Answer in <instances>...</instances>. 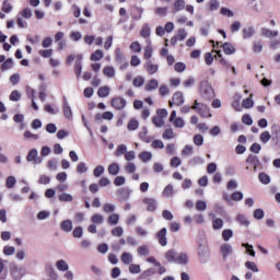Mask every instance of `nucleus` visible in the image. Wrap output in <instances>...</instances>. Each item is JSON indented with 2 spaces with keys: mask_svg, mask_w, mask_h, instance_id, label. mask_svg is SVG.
Segmentation results:
<instances>
[{
  "mask_svg": "<svg viewBox=\"0 0 280 280\" xmlns=\"http://www.w3.org/2000/svg\"><path fill=\"white\" fill-rule=\"evenodd\" d=\"M191 108H192V110H196V113L198 115H200V117H202V119H209L210 117H212L211 109H209V106H207L203 103L198 102L197 100L191 105Z\"/></svg>",
  "mask_w": 280,
  "mask_h": 280,
  "instance_id": "obj_1",
  "label": "nucleus"
},
{
  "mask_svg": "<svg viewBox=\"0 0 280 280\" xmlns=\"http://www.w3.org/2000/svg\"><path fill=\"white\" fill-rule=\"evenodd\" d=\"M82 55H69L66 59V65H73L74 62V71H82Z\"/></svg>",
  "mask_w": 280,
  "mask_h": 280,
  "instance_id": "obj_2",
  "label": "nucleus"
},
{
  "mask_svg": "<svg viewBox=\"0 0 280 280\" xmlns=\"http://www.w3.org/2000/svg\"><path fill=\"white\" fill-rule=\"evenodd\" d=\"M201 96L203 100H213L215 97V91L207 82L201 83Z\"/></svg>",
  "mask_w": 280,
  "mask_h": 280,
  "instance_id": "obj_3",
  "label": "nucleus"
},
{
  "mask_svg": "<svg viewBox=\"0 0 280 280\" xmlns=\"http://www.w3.org/2000/svg\"><path fill=\"white\" fill-rule=\"evenodd\" d=\"M185 104V97L183 96V92H175L173 94L172 101L168 102L170 108L175 106H183Z\"/></svg>",
  "mask_w": 280,
  "mask_h": 280,
  "instance_id": "obj_4",
  "label": "nucleus"
},
{
  "mask_svg": "<svg viewBox=\"0 0 280 280\" xmlns=\"http://www.w3.org/2000/svg\"><path fill=\"white\" fill-rule=\"evenodd\" d=\"M126 98L121 96H115L112 98V107L115 108V110H124L126 108Z\"/></svg>",
  "mask_w": 280,
  "mask_h": 280,
  "instance_id": "obj_5",
  "label": "nucleus"
},
{
  "mask_svg": "<svg viewBox=\"0 0 280 280\" xmlns=\"http://www.w3.org/2000/svg\"><path fill=\"white\" fill-rule=\"evenodd\" d=\"M155 238L158 240L160 246H167V229L162 228L156 232Z\"/></svg>",
  "mask_w": 280,
  "mask_h": 280,
  "instance_id": "obj_6",
  "label": "nucleus"
},
{
  "mask_svg": "<svg viewBox=\"0 0 280 280\" xmlns=\"http://www.w3.org/2000/svg\"><path fill=\"white\" fill-rule=\"evenodd\" d=\"M198 257L201 264H207V259H209V247H198Z\"/></svg>",
  "mask_w": 280,
  "mask_h": 280,
  "instance_id": "obj_7",
  "label": "nucleus"
},
{
  "mask_svg": "<svg viewBox=\"0 0 280 280\" xmlns=\"http://www.w3.org/2000/svg\"><path fill=\"white\" fill-rule=\"evenodd\" d=\"M143 205L147 206V211H150L151 213L156 211V199L154 198H144L142 199Z\"/></svg>",
  "mask_w": 280,
  "mask_h": 280,
  "instance_id": "obj_8",
  "label": "nucleus"
},
{
  "mask_svg": "<svg viewBox=\"0 0 280 280\" xmlns=\"http://www.w3.org/2000/svg\"><path fill=\"white\" fill-rule=\"evenodd\" d=\"M152 33L151 28H150V24L145 23L143 24L141 31H140V36L142 38L147 39V43H151L150 42V34Z\"/></svg>",
  "mask_w": 280,
  "mask_h": 280,
  "instance_id": "obj_9",
  "label": "nucleus"
},
{
  "mask_svg": "<svg viewBox=\"0 0 280 280\" xmlns=\"http://www.w3.org/2000/svg\"><path fill=\"white\" fill-rule=\"evenodd\" d=\"M62 108L66 119H73V112L71 110V106H69V102H67V98H63Z\"/></svg>",
  "mask_w": 280,
  "mask_h": 280,
  "instance_id": "obj_10",
  "label": "nucleus"
},
{
  "mask_svg": "<svg viewBox=\"0 0 280 280\" xmlns=\"http://www.w3.org/2000/svg\"><path fill=\"white\" fill-rule=\"evenodd\" d=\"M246 163H249V165H252L250 167L253 168V172H257V165H259V159L257 158V155L250 154L249 156H247Z\"/></svg>",
  "mask_w": 280,
  "mask_h": 280,
  "instance_id": "obj_11",
  "label": "nucleus"
},
{
  "mask_svg": "<svg viewBox=\"0 0 280 280\" xmlns=\"http://www.w3.org/2000/svg\"><path fill=\"white\" fill-rule=\"evenodd\" d=\"M178 256V253L174 249H170L165 253L164 257L170 264H176V258Z\"/></svg>",
  "mask_w": 280,
  "mask_h": 280,
  "instance_id": "obj_12",
  "label": "nucleus"
},
{
  "mask_svg": "<svg viewBox=\"0 0 280 280\" xmlns=\"http://www.w3.org/2000/svg\"><path fill=\"white\" fill-rule=\"evenodd\" d=\"M175 264H179L180 266H187L189 264V256L185 253L177 254V258Z\"/></svg>",
  "mask_w": 280,
  "mask_h": 280,
  "instance_id": "obj_13",
  "label": "nucleus"
},
{
  "mask_svg": "<svg viewBox=\"0 0 280 280\" xmlns=\"http://www.w3.org/2000/svg\"><path fill=\"white\" fill-rule=\"evenodd\" d=\"M61 231H65V233H71L73 231V222L71 220H65L60 224Z\"/></svg>",
  "mask_w": 280,
  "mask_h": 280,
  "instance_id": "obj_14",
  "label": "nucleus"
},
{
  "mask_svg": "<svg viewBox=\"0 0 280 280\" xmlns=\"http://www.w3.org/2000/svg\"><path fill=\"white\" fill-rule=\"evenodd\" d=\"M221 254L223 256V259L225 260L231 253H233V247L230 244H223L220 247Z\"/></svg>",
  "mask_w": 280,
  "mask_h": 280,
  "instance_id": "obj_15",
  "label": "nucleus"
},
{
  "mask_svg": "<svg viewBox=\"0 0 280 280\" xmlns=\"http://www.w3.org/2000/svg\"><path fill=\"white\" fill-rule=\"evenodd\" d=\"M186 2L185 0H175L173 4V12H183L185 10Z\"/></svg>",
  "mask_w": 280,
  "mask_h": 280,
  "instance_id": "obj_16",
  "label": "nucleus"
},
{
  "mask_svg": "<svg viewBox=\"0 0 280 280\" xmlns=\"http://www.w3.org/2000/svg\"><path fill=\"white\" fill-rule=\"evenodd\" d=\"M126 56L124 55V51L121 48H116L115 49V62L116 65H119L121 62H125Z\"/></svg>",
  "mask_w": 280,
  "mask_h": 280,
  "instance_id": "obj_17",
  "label": "nucleus"
},
{
  "mask_svg": "<svg viewBox=\"0 0 280 280\" xmlns=\"http://www.w3.org/2000/svg\"><path fill=\"white\" fill-rule=\"evenodd\" d=\"M222 48L224 54H226V56H231L233 54H235V46H233V44L226 42L224 44H222Z\"/></svg>",
  "mask_w": 280,
  "mask_h": 280,
  "instance_id": "obj_18",
  "label": "nucleus"
},
{
  "mask_svg": "<svg viewBox=\"0 0 280 280\" xmlns=\"http://www.w3.org/2000/svg\"><path fill=\"white\" fill-rule=\"evenodd\" d=\"M139 139H141V141L144 143H150V141H152V138L148 136V128H142V130L139 132Z\"/></svg>",
  "mask_w": 280,
  "mask_h": 280,
  "instance_id": "obj_19",
  "label": "nucleus"
},
{
  "mask_svg": "<svg viewBox=\"0 0 280 280\" xmlns=\"http://www.w3.org/2000/svg\"><path fill=\"white\" fill-rule=\"evenodd\" d=\"M102 58H104V51L101 49L95 50L91 56H90V60H92V62H97L100 60H102Z\"/></svg>",
  "mask_w": 280,
  "mask_h": 280,
  "instance_id": "obj_20",
  "label": "nucleus"
},
{
  "mask_svg": "<svg viewBox=\"0 0 280 280\" xmlns=\"http://www.w3.org/2000/svg\"><path fill=\"white\" fill-rule=\"evenodd\" d=\"M126 152H128V147L126 144H120L117 147L116 151L114 152V156H126Z\"/></svg>",
  "mask_w": 280,
  "mask_h": 280,
  "instance_id": "obj_21",
  "label": "nucleus"
},
{
  "mask_svg": "<svg viewBox=\"0 0 280 280\" xmlns=\"http://www.w3.org/2000/svg\"><path fill=\"white\" fill-rule=\"evenodd\" d=\"M119 165L117 163H112L108 165L107 172L110 176H117L119 174Z\"/></svg>",
  "mask_w": 280,
  "mask_h": 280,
  "instance_id": "obj_22",
  "label": "nucleus"
},
{
  "mask_svg": "<svg viewBox=\"0 0 280 280\" xmlns=\"http://www.w3.org/2000/svg\"><path fill=\"white\" fill-rule=\"evenodd\" d=\"M107 223L109 224V226H117V224H119V215L117 213H112L107 218Z\"/></svg>",
  "mask_w": 280,
  "mask_h": 280,
  "instance_id": "obj_23",
  "label": "nucleus"
},
{
  "mask_svg": "<svg viewBox=\"0 0 280 280\" xmlns=\"http://www.w3.org/2000/svg\"><path fill=\"white\" fill-rule=\"evenodd\" d=\"M162 138L164 140L176 139V135L174 132V129H172V128L165 129L163 135H162Z\"/></svg>",
  "mask_w": 280,
  "mask_h": 280,
  "instance_id": "obj_24",
  "label": "nucleus"
},
{
  "mask_svg": "<svg viewBox=\"0 0 280 280\" xmlns=\"http://www.w3.org/2000/svg\"><path fill=\"white\" fill-rule=\"evenodd\" d=\"M153 51H154V48H152V44L149 43V44L144 47V55H143L144 60H150V58H152Z\"/></svg>",
  "mask_w": 280,
  "mask_h": 280,
  "instance_id": "obj_25",
  "label": "nucleus"
},
{
  "mask_svg": "<svg viewBox=\"0 0 280 280\" xmlns=\"http://www.w3.org/2000/svg\"><path fill=\"white\" fill-rule=\"evenodd\" d=\"M262 36H266V38H275L279 36V32L277 31H270L268 28H261Z\"/></svg>",
  "mask_w": 280,
  "mask_h": 280,
  "instance_id": "obj_26",
  "label": "nucleus"
},
{
  "mask_svg": "<svg viewBox=\"0 0 280 280\" xmlns=\"http://www.w3.org/2000/svg\"><path fill=\"white\" fill-rule=\"evenodd\" d=\"M120 259L122 264H125V266H129V264H132V256L128 252L122 253Z\"/></svg>",
  "mask_w": 280,
  "mask_h": 280,
  "instance_id": "obj_27",
  "label": "nucleus"
},
{
  "mask_svg": "<svg viewBox=\"0 0 280 280\" xmlns=\"http://www.w3.org/2000/svg\"><path fill=\"white\" fill-rule=\"evenodd\" d=\"M92 224H104V215L95 213L91 217Z\"/></svg>",
  "mask_w": 280,
  "mask_h": 280,
  "instance_id": "obj_28",
  "label": "nucleus"
},
{
  "mask_svg": "<svg viewBox=\"0 0 280 280\" xmlns=\"http://www.w3.org/2000/svg\"><path fill=\"white\" fill-rule=\"evenodd\" d=\"M57 269L60 270V272H67L69 270V264L67 261L60 259L56 262Z\"/></svg>",
  "mask_w": 280,
  "mask_h": 280,
  "instance_id": "obj_29",
  "label": "nucleus"
},
{
  "mask_svg": "<svg viewBox=\"0 0 280 280\" xmlns=\"http://www.w3.org/2000/svg\"><path fill=\"white\" fill-rule=\"evenodd\" d=\"M98 97H108L110 95V88L109 86H103L100 88L97 91Z\"/></svg>",
  "mask_w": 280,
  "mask_h": 280,
  "instance_id": "obj_30",
  "label": "nucleus"
},
{
  "mask_svg": "<svg viewBox=\"0 0 280 280\" xmlns=\"http://www.w3.org/2000/svg\"><path fill=\"white\" fill-rule=\"evenodd\" d=\"M155 89H159V81L152 79L147 83L145 91H154Z\"/></svg>",
  "mask_w": 280,
  "mask_h": 280,
  "instance_id": "obj_31",
  "label": "nucleus"
},
{
  "mask_svg": "<svg viewBox=\"0 0 280 280\" xmlns=\"http://www.w3.org/2000/svg\"><path fill=\"white\" fill-rule=\"evenodd\" d=\"M253 94L249 95L248 98H245L242 103L243 108H253L255 106V102L253 101Z\"/></svg>",
  "mask_w": 280,
  "mask_h": 280,
  "instance_id": "obj_32",
  "label": "nucleus"
},
{
  "mask_svg": "<svg viewBox=\"0 0 280 280\" xmlns=\"http://www.w3.org/2000/svg\"><path fill=\"white\" fill-rule=\"evenodd\" d=\"M128 130L135 131L139 128V120L131 118L127 125Z\"/></svg>",
  "mask_w": 280,
  "mask_h": 280,
  "instance_id": "obj_33",
  "label": "nucleus"
},
{
  "mask_svg": "<svg viewBox=\"0 0 280 280\" xmlns=\"http://www.w3.org/2000/svg\"><path fill=\"white\" fill-rule=\"evenodd\" d=\"M237 222L241 224V226H249L250 221L246 219L244 214H238L236 217Z\"/></svg>",
  "mask_w": 280,
  "mask_h": 280,
  "instance_id": "obj_34",
  "label": "nucleus"
},
{
  "mask_svg": "<svg viewBox=\"0 0 280 280\" xmlns=\"http://www.w3.org/2000/svg\"><path fill=\"white\" fill-rule=\"evenodd\" d=\"M139 159L140 161H142L143 163H148V161H151L152 159V153L148 152V151H143L139 154Z\"/></svg>",
  "mask_w": 280,
  "mask_h": 280,
  "instance_id": "obj_35",
  "label": "nucleus"
},
{
  "mask_svg": "<svg viewBox=\"0 0 280 280\" xmlns=\"http://www.w3.org/2000/svg\"><path fill=\"white\" fill-rule=\"evenodd\" d=\"M222 226H224V220L218 218L212 221V228L214 229V231H220Z\"/></svg>",
  "mask_w": 280,
  "mask_h": 280,
  "instance_id": "obj_36",
  "label": "nucleus"
},
{
  "mask_svg": "<svg viewBox=\"0 0 280 280\" xmlns=\"http://www.w3.org/2000/svg\"><path fill=\"white\" fill-rule=\"evenodd\" d=\"M14 67V61H12L11 58L4 60V62L1 65V70L2 71H8Z\"/></svg>",
  "mask_w": 280,
  "mask_h": 280,
  "instance_id": "obj_37",
  "label": "nucleus"
},
{
  "mask_svg": "<svg viewBox=\"0 0 280 280\" xmlns=\"http://www.w3.org/2000/svg\"><path fill=\"white\" fill-rule=\"evenodd\" d=\"M138 255H141L142 257H148L150 255V247H148V245H142L138 247Z\"/></svg>",
  "mask_w": 280,
  "mask_h": 280,
  "instance_id": "obj_38",
  "label": "nucleus"
},
{
  "mask_svg": "<svg viewBox=\"0 0 280 280\" xmlns=\"http://www.w3.org/2000/svg\"><path fill=\"white\" fill-rule=\"evenodd\" d=\"M46 273L50 278V280L58 279V273H56V270H54V267L51 266L46 267Z\"/></svg>",
  "mask_w": 280,
  "mask_h": 280,
  "instance_id": "obj_39",
  "label": "nucleus"
},
{
  "mask_svg": "<svg viewBox=\"0 0 280 280\" xmlns=\"http://www.w3.org/2000/svg\"><path fill=\"white\" fill-rule=\"evenodd\" d=\"M2 12H4L5 14H10V12H12V3H10V1L4 0L2 2V8H1Z\"/></svg>",
  "mask_w": 280,
  "mask_h": 280,
  "instance_id": "obj_40",
  "label": "nucleus"
},
{
  "mask_svg": "<svg viewBox=\"0 0 280 280\" xmlns=\"http://www.w3.org/2000/svg\"><path fill=\"white\" fill-rule=\"evenodd\" d=\"M59 200L60 202H73V196L67 194V192H62L61 195H59Z\"/></svg>",
  "mask_w": 280,
  "mask_h": 280,
  "instance_id": "obj_41",
  "label": "nucleus"
},
{
  "mask_svg": "<svg viewBox=\"0 0 280 280\" xmlns=\"http://www.w3.org/2000/svg\"><path fill=\"white\" fill-rule=\"evenodd\" d=\"M14 253H16V248L14 246L7 245L3 247V255L7 257L14 255Z\"/></svg>",
  "mask_w": 280,
  "mask_h": 280,
  "instance_id": "obj_42",
  "label": "nucleus"
},
{
  "mask_svg": "<svg viewBox=\"0 0 280 280\" xmlns=\"http://www.w3.org/2000/svg\"><path fill=\"white\" fill-rule=\"evenodd\" d=\"M173 194H174V186H172L171 184H168V185L164 188V190H163V192H162V195L164 196V198H170V196H173Z\"/></svg>",
  "mask_w": 280,
  "mask_h": 280,
  "instance_id": "obj_43",
  "label": "nucleus"
},
{
  "mask_svg": "<svg viewBox=\"0 0 280 280\" xmlns=\"http://www.w3.org/2000/svg\"><path fill=\"white\" fill-rule=\"evenodd\" d=\"M258 178L262 185H270V176L266 173H259Z\"/></svg>",
  "mask_w": 280,
  "mask_h": 280,
  "instance_id": "obj_44",
  "label": "nucleus"
},
{
  "mask_svg": "<svg viewBox=\"0 0 280 280\" xmlns=\"http://www.w3.org/2000/svg\"><path fill=\"white\" fill-rule=\"evenodd\" d=\"M245 268H247V270H252V272H259V267H257V264L254 261H246Z\"/></svg>",
  "mask_w": 280,
  "mask_h": 280,
  "instance_id": "obj_45",
  "label": "nucleus"
},
{
  "mask_svg": "<svg viewBox=\"0 0 280 280\" xmlns=\"http://www.w3.org/2000/svg\"><path fill=\"white\" fill-rule=\"evenodd\" d=\"M192 141H194L195 145L200 147L205 143V137H202V135H200V133H197L194 136Z\"/></svg>",
  "mask_w": 280,
  "mask_h": 280,
  "instance_id": "obj_46",
  "label": "nucleus"
},
{
  "mask_svg": "<svg viewBox=\"0 0 280 280\" xmlns=\"http://www.w3.org/2000/svg\"><path fill=\"white\" fill-rule=\"evenodd\" d=\"M152 122L154 124V126H155L156 128H161V127L165 126V121H164L163 118L160 117V116H154V117L152 118Z\"/></svg>",
  "mask_w": 280,
  "mask_h": 280,
  "instance_id": "obj_47",
  "label": "nucleus"
},
{
  "mask_svg": "<svg viewBox=\"0 0 280 280\" xmlns=\"http://www.w3.org/2000/svg\"><path fill=\"white\" fill-rule=\"evenodd\" d=\"M234 202H240V200H244V194L242 191H235L230 197Z\"/></svg>",
  "mask_w": 280,
  "mask_h": 280,
  "instance_id": "obj_48",
  "label": "nucleus"
},
{
  "mask_svg": "<svg viewBox=\"0 0 280 280\" xmlns=\"http://www.w3.org/2000/svg\"><path fill=\"white\" fill-rule=\"evenodd\" d=\"M77 172L78 174H86V172H89V167H86V163L80 162L77 165Z\"/></svg>",
  "mask_w": 280,
  "mask_h": 280,
  "instance_id": "obj_49",
  "label": "nucleus"
},
{
  "mask_svg": "<svg viewBox=\"0 0 280 280\" xmlns=\"http://www.w3.org/2000/svg\"><path fill=\"white\" fill-rule=\"evenodd\" d=\"M173 124L174 128H185V120H183L182 117L175 118L174 121H171Z\"/></svg>",
  "mask_w": 280,
  "mask_h": 280,
  "instance_id": "obj_50",
  "label": "nucleus"
},
{
  "mask_svg": "<svg viewBox=\"0 0 280 280\" xmlns=\"http://www.w3.org/2000/svg\"><path fill=\"white\" fill-rule=\"evenodd\" d=\"M38 156V151L36 150V149H32L30 152H28V154H27V156H26V160L28 161V162H32V161H36V158Z\"/></svg>",
  "mask_w": 280,
  "mask_h": 280,
  "instance_id": "obj_51",
  "label": "nucleus"
},
{
  "mask_svg": "<svg viewBox=\"0 0 280 280\" xmlns=\"http://www.w3.org/2000/svg\"><path fill=\"white\" fill-rule=\"evenodd\" d=\"M182 163H183V161L180 160V158L173 156L171 159L170 165H171V167H180Z\"/></svg>",
  "mask_w": 280,
  "mask_h": 280,
  "instance_id": "obj_52",
  "label": "nucleus"
},
{
  "mask_svg": "<svg viewBox=\"0 0 280 280\" xmlns=\"http://www.w3.org/2000/svg\"><path fill=\"white\" fill-rule=\"evenodd\" d=\"M151 148H153V150H163V148H165V144L162 140H154L151 143Z\"/></svg>",
  "mask_w": 280,
  "mask_h": 280,
  "instance_id": "obj_53",
  "label": "nucleus"
},
{
  "mask_svg": "<svg viewBox=\"0 0 280 280\" xmlns=\"http://www.w3.org/2000/svg\"><path fill=\"white\" fill-rule=\"evenodd\" d=\"M19 16H21L22 19H30L32 16V9L26 8L24 10L20 11Z\"/></svg>",
  "mask_w": 280,
  "mask_h": 280,
  "instance_id": "obj_54",
  "label": "nucleus"
},
{
  "mask_svg": "<svg viewBox=\"0 0 280 280\" xmlns=\"http://www.w3.org/2000/svg\"><path fill=\"white\" fill-rule=\"evenodd\" d=\"M112 235L114 237H121V235H124V228L121 226H116L112 230Z\"/></svg>",
  "mask_w": 280,
  "mask_h": 280,
  "instance_id": "obj_55",
  "label": "nucleus"
},
{
  "mask_svg": "<svg viewBox=\"0 0 280 280\" xmlns=\"http://www.w3.org/2000/svg\"><path fill=\"white\" fill-rule=\"evenodd\" d=\"M130 50L133 51V54H140L141 51V44L139 42H133L130 44Z\"/></svg>",
  "mask_w": 280,
  "mask_h": 280,
  "instance_id": "obj_56",
  "label": "nucleus"
},
{
  "mask_svg": "<svg viewBox=\"0 0 280 280\" xmlns=\"http://www.w3.org/2000/svg\"><path fill=\"white\" fill-rule=\"evenodd\" d=\"M5 185L8 189L14 188V185H16V178H14V176H9L7 178Z\"/></svg>",
  "mask_w": 280,
  "mask_h": 280,
  "instance_id": "obj_57",
  "label": "nucleus"
},
{
  "mask_svg": "<svg viewBox=\"0 0 280 280\" xmlns=\"http://www.w3.org/2000/svg\"><path fill=\"white\" fill-rule=\"evenodd\" d=\"M270 139H272V136L270 135V131H264L261 135H260V141L262 143H268V141H270Z\"/></svg>",
  "mask_w": 280,
  "mask_h": 280,
  "instance_id": "obj_58",
  "label": "nucleus"
},
{
  "mask_svg": "<svg viewBox=\"0 0 280 280\" xmlns=\"http://www.w3.org/2000/svg\"><path fill=\"white\" fill-rule=\"evenodd\" d=\"M114 185H115L116 187H121V185H126V177H124V176H117V177H115V179H114Z\"/></svg>",
  "mask_w": 280,
  "mask_h": 280,
  "instance_id": "obj_59",
  "label": "nucleus"
},
{
  "mask_svg": "<svg viewBox=\"0 0 280 280\" xmlns=\"http://www.w3.org/2000/svg\"><path fill=\"white\" fill-rule=\"evenodd\" d=\"M222 237L224 240V242H229V240H231V237H233V230H223L222 232Z\"/></svg>",
  "mask_w": 280,
  "mask_h": 280,
  "instance_id": "obj_60",
  "label": "nucleus"
},
{
  "mask_svg": "<svg viewBox=\"0 0 280 280\" xmlns=\"http://www.w3.org/2000/svg\"><path fill=\"white\" fill-rule=\"evenodd\" d=\"M158 16H167V7H159L155 9Z\"/></svg>",
  "mask_w": 280,
  "mask_h": 280,
  "instance_id": "obj_61",
  "label": "nucleus"
},
{
  "mask_svg": "<svg viewBox=\"0 0 280 280\" xmlns=\"http://www.w3.org/2000/svg\"><path fill=\"white\" fill-rule=\"evenodd\" d=\"M266 215V213L264 212L262 209H256L254 211V218L255 220H264V217Z\"/></svg>",
  "mask_w": 280,
  "mask_h": 280,
  "instance_id": "obj_62",
  "label": "nucleus"
},
{
  "mask_svg": "<svg viewBox=\"0 0 280 280\" xmlns=\"http://www.w3.org/2000/svg\"><path fill=\"white\" fill-rule=\"evenodd\" d=\"M102 174H104V167L102 165H97L93 171V175L95 176V178H100Z\"/></svg>",
  "mask_w": 280,
  "mask_h": 280,
  "instance_id": "obj_63",
  "label": "nucleus"
},
{
  "mask_svg": "<svg viewBox=\"0 0 280 280\" xmlns=\"http://www.w3.org/2000/svg\"><path fill=\"white\" fill-rule=\"evenodd\" d=\"M104 213H113L115 211V205L113 203H105L103 206Z\"/></svg>",
  "mask_w": 280,
  "mask_h": 280,
  "instance_id": "obj_64",
  "label": "nucleus"
}]
</instances>
